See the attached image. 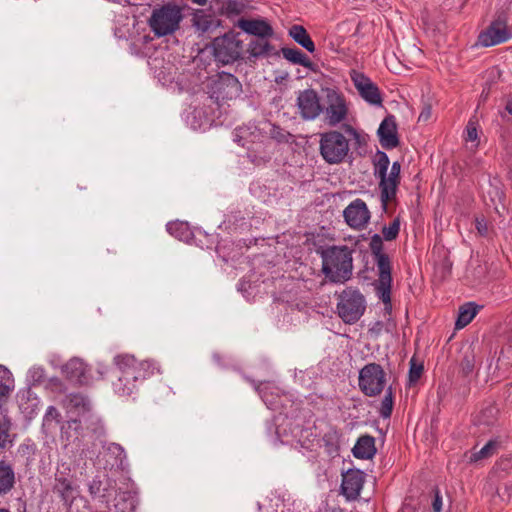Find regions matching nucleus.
I'll use <instances>...</instances> for the list:
<instances>
[{"mask_svg":"<svg viewBox=\"0 0 512 512\" xmlns=\"http://www.w3.org/2000/svg\"><path fill=\"white\" fill-rule=\"evenodd\" d=\"M358 385L364 395L375 397L384 390L386 374L382 366L377 363H368L360 371Z\"/></svg>","mask_w":512,"mask_h":512,"instance_id":"nucleus-8","label":"nucleus"},{"mask_svg":"<svg viewBox=\"0 0 512 512\" xmlns=\"http://www.w3.org/2000/svg\"><path fill=\"white\" fill-rule=\"evenodd\" d=\"M481 308L482 306L477 305L475 302H467L460 306L455 327L457 329H462L467 326L477 315Z\"/></svg>","mask_w":512,"mask_h":512,"instance_id":"nucleus-25","label":"nucleus"},{"mask_svg":"<svg viewBox=\"0 0 512 512\" xmlns=\"http://www.w3.org/2000/svg\"><path fill=\"white\" fill-rule=\"evenodd\" d=\"M339 434L335 429H330L323 435L325 449L329 455L337 454L339 451Z\"/></svg>","mask_w":512,"mask_h":512,"instance_id":"nucleus-31","label":"nucleus"},{"mask_svg":"<svg viewBox=\"0 0 512 512\" xmlns=\"http://www.w3.org/2000/svg\"><path fill=\"white\" fill-rule=\"evenodd\" d=\"M512 494V484L505 483L504 486L497 490V495L502 501H509Z\"/></svg>","mask_w":512,"mask_h":512,"instance_id":"nucleus-47","label":"nucleus"},{"mask_svg":"<svg viewBox=\"0 0 512 512\" xmlns=\"http://www.w3.org/2000/svg\"><path fill=\"white\" fill-rule=\"evenodd\" d=\"M390 165L388 155L383 151H377L373 158L374 175L379 178V182L384 183L385 173H387Z\"/></svg>","mask_w":512,"mask_h":512,"instance_id":"nucleus-29","label":"nucleus"},{"mask_svg":"<svg viewBox=\"0 0 512 512\" xmlns=\"http://www.w3.org/2000/svg\"><path fill=\"white\" fill-rule=\"evenodd\" d=\"M83 419H72L66 422L65 425L61 427L62 435H66L67 438L72 437V432L76 437L84 435V428L82 425Z\"/></svg>","mask_w":512,"mask_h":512,"instance_id":"nucleus-33","label":"nucleus"},{"mask_svg":"<svg viewBox=\"0 0 512 512\" xmlns=\"http://www.w3.org/2000/svg\"><path fill=\"white\" fill-rule=\"evenodd\" d=\"M343 128L345 130V132L352 136L354 139H358L359 138V133L358 131L350 124H344L343 125Z\"/></svg>","mask_w":512,"mask_h":512,"instance_id":"nucleus-51","label":"nucleus"},{"mask_svg":"<svg viewBox=\"0 0 512 512\" xmlns=\"http://www.w3.org/2000/svg\"><path fill=\"white\" fill-rule=\"evenodd\" d=\"M29 376L33 382L41 383L45 380V370L41 367H33L29 370Z\"/></svg>","mask_w":512,"mask_h":512,"instance_id":"nucleus-44","label":"nucleus"},{"mask_svg":"<svg viewBox=\"0 0 512 512\" xmlns=\"http://www.w3.org/2000/svg\"><path fill=\"white\" fill-rule=\"evenodd\" d=\"M106 452L111 458H113V462L111 463L112 467H123L124 461L126 460V453L120 444L110 443L106 448Z\"/></svg>","mask_w":512,"mask_h":512,"instance_id":"nucleus-30","label":"nucleus"},{"mask_svg":"<svg viewBox=\"0 0 512 512\" xmlns=\"http://www.w3.org/2000/svg\"><path fill=\"white\" fill-rule=\"evenodd\" d=\"M114 364L118 370L114 390L120 396H130L142 383L138 360L130 354H119L114 357Z\"/></svg>","mask_w":512,"mask_h":512,"instance_id":"nucleus-3","label":"nucleus"},{"mask_svg":"<svg viewBox=\"0 0 512 512\" xmlns=\"http://www.w3.org/2000/svg\"><path fill=\"white\" fill-rule=\"evenodd\" d=\"M499 447L497 440L488 441L477 453L474 454V460H481L494 455Z\"/></svg>","mask_w":512,"mask_h":512,"instance_id":"nucleus-38","label":"nucleus"},{"mask_svg":"<svg viewBox=\"0 0 512 512\" xmlns=\"http://www.w3.org/2000/svg\"><path fill=\"white\" fill-rule=\"evenodd\" d=\"M433 500H432V511L433 512H441L443 506L442 496L440 494V490L435 487L433 489Z\"/></svg>","mask_w":512,"mask_h":512,"instance_id":"nucleus-43","label":"nucleus"},{"mask_svg":"<svg viewBox=\"0 0 512 512\" xmlns=\"http://www.w3.org/2000/svg\"><path fill=\"white\" fill-rule=\"evenodd\" d=\"M0 512H10V511L7 509H0Z\"/></svg>","mask_w":512,"mask_h":512,"instance_id":"nucleus-57","label":"nucleus"},{"mask_svg":"<svg viewBox=\"0 0 512 512\" xmlns=\"http://www.w3.org/2000/svg\"><path fill=\"white\" fill-rule=\"evenodd\" d=\"M52 492L59 498L63 506L70 509L80 495L70 464L62 463L56 469L53 477Z\"/></svg>","mask_w":512,"mask_h":512,"instance_id":"nucleus-5","label":"nucleus"},{"mask_svg":"<svg viewBox=\"0 0 512 512\" xmlns=\"http://www.w3.org/2000/svg\"><path fill=\"white\" fill-rule=\"evenodd\" d=\"M67 402H68V407H70V408H75V409L81 408L84 411L88 410V408H89L88 399L84 395L79 394V393L69 394L67 396Z\"/></svg>","mask_w":512,"mask_h":512,"instance_id":"nucleus-39","label":"nucleus"},{"mask_svg":"<svg viewBox=\"0 0 512 512\" xmlns=\"http://www.w3.org/2000/svg\"><path fill=\"white\" fill-rule=\"evenodd\" d=\"M461 359L459 362L460 374L468 379L472 378L476 366V352L472 345L463 346L460 350Z\"/></svg>","mask_w":512,"mask_h":512,"instance_id":"nucleus-22","label":"nucleus"},{"mask_svg":"<svg viewBox=\"0 0 512 512\" xmlns=\"http://www.w3.org/2000/svg\"><path fill=\"white\" fill-rule=\"evenodd\" d=\"M432 114V108L430 105L425 104L420 112V115L418 117V121H427L430 119Z\"/></svg>","mask_w":512,"mask_h":512,"instance_id":"nucleus-49","label":"nucleus"},{"mask_svg":"<svg viewBox=\"0 0 512 512\" xmlns=\"http://www.w3.org/2000/svg\"><path fill=\"white\" fill-rule=\"evenodd\" d=\"M364 485V473L359 469H349L343 474L341 492L348 500H354Z\"/></svg>","mask_w":512,"mask_h":512,"instance_id":"nucleus-18","label":"nucleus"},{"mask_svg":"<svg viewBox=\"0 0 512 512\" xmlns=\"http://www.w3.org/2000/svg\"><path fill=\"white\" fill-rule=\"evenodd\" d=\"M288 35L308 52L315 51V44L304 26L294 24L288 30Z\"/></svg>","mask_w":512,"mask_h":512,"instance_id":"nucleus-23","label":"nucleus"},{"mask_svg":"<svg viewBox=\"0 0 512 512\" xmlns=\"http://www.w3.org/2000/svg\"><path fill=\"white\" fill-rule=\"evenodd\" d=\"M512 34L507 26V18L504 14L499 15L491 24L478 36L477 43L483 47H491L508 41Z\"/></svg>","mask_w":512,"mask_h":512,"instance_id":"nucleus-13","label":"nucleus"},{"mask_svg":"<svg viewBox=\"0 0 512 512\" xmlns=\"http://www.w3.org/2000/svg\"><path fill=\"white\" fill-rule=\"evenodd\" d=\"M15 484V472L12 466L4 460L0 461V495L10 492Z\"/></svg>","mask_w":512,"mask_h":512,"instance_id":"nucleus-26","label":"nucleus"},{"mask_svg":"<svg viewBox=\"0 0 512 512\" xmlns=\"http://www.w3.org/2000/svg\"><path fill=\"white\" fill-rule=\"evenodd\" d=\"M327 512H345V511L340 507H335V508L330 509Z\"/></svg>","mask_w":512,"mask_h":512,"instance_id":"nucleus-55","label":"nucleus"},{"mask_svg":"<svg viewBox=\"0 0 512 512\" xmlns=\"http://www.w3.org/2000/svg\"><path fill=\"white\" fill-rule=\"evenodd\" d=\"M237 27L246 34L255 36L256 38H271L274 35L273 27L267 20L263 18H240L237 21Z\"/></svg>","mask_w":512,"mask_h":512,"instance_id":"nucleus-19","label":"nucleus"},{"mask_svg":"<svg viewBox=\"0 0 512 512\" xmlns=\"http://www.w3.org/2000/svg\"><path fill=\"white\" fill-rule=\"evenodd\" d=\"M376 452L375 438L367 434L360 436L352 449L353 456L362 460L372 459Z\"/></svg>","mask_w":512,"mask_h":512,"instance_id":"nucleus-21","label":"nucleus"},{"mask_svg":"<svg viewBox=\"0 0 512 512\" xmlns=\"http://www.w3.org/2000/svg\"><path fill=\"white\" fill-rule=\"evenodd\" d=\"M369 248L374 262L378 269V280L375 283L377 296L384 304H391V286H392V266L391 260L383 251L384 245L379 234L372 235Z\"/></svg>","mask_w":512,"mask_h":512,"instance_id":"nucleus-2","label":"nucleus"},{"mask_svg":"<svg viewBox=\"0 0 512 512\" xmlns=\"http://www.w3.org/2000/svg\"><path fill=\"white\" fill-rule=\"evenodd\" d=\"M296 106L300 117L305 121L315 120L323 111L318 93L311 88L299 91Z\"/></svg>","mask_w":512,"mask_h":512,"instance_id":"nucleus-14","label":"nucleus"},{"mask_svg":"<svg viewBox=\"0 0 512 512\" xmlns=\"http://www.w3.org/2000/svg\"><path fill=\"white\" fill-rule=\"evenodd\" d=\"M10 425L8 422H0V448L5 446L7 437L9 436Z\"/></svg>","mask_w":512,"mask_h":512,"instance_id":"nucleus-46","label":"nucleus"},{"mask_svg":"<svg viewBox=\"0 0 512 512\" xmlns=\"http://www.w3.org/2000/svg\"><path fill=\"white\" fill-rule=\"evenodd\" d=\"M377 134L384 149L396 148L399 145V138L395 117L392 115L385 117L378 128Z\"/></svg>","mask_w":512,"mask_h":512,"instance_id":"nucleus-20","label":"nucleus"},{"mask_svg":"<svg viewBox=\"0 0 512 512\" xmlns=\"http://www.w3.org/2000/svg\"><path fill=\"white\" fill-rule=\"evenodd\" d=\"M500 115L503 120H509V116H512V100L506 102L504 111L500 112Z\"/></svg>","mask_w":512,"mask_h":512,"instance_id":"nucleus-50","label":"nucleus"},{"mask_svg":"<svg viewBox=\"0 0 512 512\" xmlns=\"http://www.w3.org/2000/svg\"><path fill=\"white\" fill-rule=\"evenodd\" d=\"M321 114L324 115V122L329 127H336L345 122L348 118L349 108L344 95L334 89H328L326 103Z\"/></svg>","mask_w":512,"mask_h":512,"instance_id":"nucleus-9","label":"nucleus"},{"mask_svg":"<svg viewBox=\"0 0 512 512\" xmlns=\"http://www.w3.org/2000/svg\"><path fill=\"white\" fill-rule=\"evenodd\" d=\"M478 139L477 125L473 121H469L465 129V140L474 142Z\"/></svg>","mask_w":512,"mask_h":512,"instance_id":"nucleus-41","label":"nucleus"},{"mask_svg":"<svg viewBox=\"0 0 512 512\" xmlns=\"http://www.w3.org/2000/svg\"><path fill=\"white\" fill-rule=\"evenodd\" d=\"M343 217L350 228L362 230L369 223L371 214L366 203L357 198L344 209Z\"/></svg>","mask_w":512,"mask_h":512,"instance_id":"nucleus-15","label":"nucleus"},{"mask_svg":"<svg viewBox=\"0 0 512 512\" xmlns=\"http://www.w3.org/2000/svg\"><path fill=\"white\" fill-rule=\"evenodd\" d=\"M252 383L255 387V390L262 396L263 395L262 383L256 384L254 381Z\"/></svg>","mask_w":512,"mask_h":512,"instance_id":"nucleus-54","label":"nucleus"},{"mask_svg":"<svg viewBox=\"0 0 512 512\" xmlns=\"http://www.w3.org/2000/svg\"><path fill=\"white\" fill-rule=\"evenodd\" d=\"M194 3L198 5H204L206 4L207 0H192Z\"/></svg>","mask_w":512,"mask_h":512,"instance_id":"nucleus-56","label":"nucleus"},{"mask_svg":"<svg viewBox=\"0 0 512 512\" xmlns=\"http://www.w3.org/2000/svg\"><path fill=\"white\" fill-rule=\"evenodd\" d=\"M138 363L142 375V382L154 376L156 373H160V366L155 361L143 360L138 361Z\"/></svg>","mask_w":512,"mask_h":512,"instance_id":"nucleus-36","label":"nucleus"},{"mask_svg":"<svg viewBox=\"0 0 512 512\" xmlns=\"http://www.w3.org/2000/svg\"><path fill=\"white\" fill-rule=\"evenodd\" d=\"M65 379L75 385H87L90 382V368L80 358H72L62 367Z\"/></svg>","mask_w":512,"mask_h":512,"instance_id":"nucleus-17","label":"nucleus"},{"mask_svg":"<svg viewBox=\"0 0 512 512\" xmlns=\"http://www.w3.org/2000/svg\"><path fill=\"white\" fill-rule=\"evenodd\" d=\"M393 393H392V387H388L386 390V393L381 401L379 414L382 418L387 419L390 418L393 410Z\"/></svg>","mask_w":512,"mask_h":512,"instance_id":"nucleus-35","label":"nucleus"},{"mask_svg":"<svg viewBox=\"0 0 512 512\" xmlns=\"http://www.w3.org/2000/svg\"><path fill=\"white\" fill-rule=\"evenodd\" d=\"M365 310L366 300L358 289L348 287L339 294L337 312L344 323H356Z\"/></svg>","mask_w":512,"mask_h":512,"instance_id":"nucleus-6","label":"nucleus"},{"mask_svg":"<svg viewBox=\"0 0 512 512\" xmlns=\"http://www.w3.org/2000/svg\"><path fill=\"white\" fill-rule=\"evenodd\" d=\"M213 55L218 62L230 64L241 57L242 41L234 35L225 34L213 40Z\"/></svg>","mask_w":512,"mask_h":512,"instance_id":"nucleus-11","label":"nucleus"},{"mask_svg":"<svg viewBox=\"0 0 512 512\" xmlns=\"http://www.w3.org/2000/svg\"><path fill=\"white\" fill-rule=\"evenodd\" d=\"M423 366L416 364L413 360L410 361L409 379L411 382H416L422 374Z\"/></svg>","mask_w":512,"mask_h":512,"instance_id":"nucleus-42","label":"nucleus"},{"mask_svg":"<svg viewBox=\"0 0 512 512\" xmlns=\"http://www.w3.org/2000/svg\"><path fill=\"white\" fill-rule=\"evenodd\" d=\"M181 20V9L176 5L167 4L153 10L149 26L157 37H163L175 32Z\"/></svg>","mask_w":512,"mask_h":512,"instance_id":"nucleus-7","label":"nucleus"},{"mask_svg":"<svg viewBox=\"0 0 512 512\" xmlns=\"http://www.w3.org/2000/svg\"><path fill=\"white\" fill-rule=\"evenodd\" d=\"M242 91L239 80L231 73L217 74L209 85V94L217 103L237 98Z\"/></svg>","mask_w":512,"mask_h":512,"instance_id":"nucleus-10","label":"nucleus"},{"mask_svg":"<svg viewBox=\"0 0 512 512\" xmlns=\"http://www.w3.org/2000/svg\"><path fill=\"white\" fill-rule=\"evenodd\" d=\"M350 78L360 97L369 105L382 107L383 98L378 86L364 73L351 70Z\"/></svg>","mask_w":512,"mask_h":512,"instance_id":"nucleus-12","label":"nucleus"},{"mask_svg":"<svg viewBox=\"0 0 512 512\" xmlns=\"http://www.w3.org/2000/svg\"><path fill=\"white\" fill-rule=\"evenodd\" d=\"M281 53L292 64L301 65L311 71H316L314 63L298 48L282 47Z\"/></svg>","mask_w":512,"mask_h":512,"instance_id":"nucleus-24","label":"nucleus"},{"mask_svg":"<svg viewBox=\"0 0 512 512\" xmlns=\"http://www.w3.org/2000/svg\"><path fill=\"white\" fill-rule=\"evenodd\" d=\"M168 233L180 241L188 242L192 238V231L187 222L171 221L166 225Z\"/></svg>","mask_w":512,"mask_h":512,"instance_id":"nucleus-28","label":"nucleus"},{"mask_svg":"<svg viewBox=\"0 0 512 512\" xmlns=\"http://www.w3.org/2000/svg\"><path fill=\"white\" fill-rule=\"evenodd\" d=\"M270 38H256L248 44L247 51L254 58L269 56L273 53L274 46L269 42Z\"/></svg>","mask_w":512,"mask_h":512,"instance_id":"nucleus-27","label":"nucleus"},{"mask_svg":"<svg viewBox=\"0 0 512 512\" xmlns=\"http://www.w3.org/2000/svg\"><path fill=\"white\" fill-rule=\"evenodd\" d=\"M88 492L92 498L106 499L108 488L104 486L100 476H95L88 484Z\"/></svg>","mask_w":512,"mask_h":512,"instance_id":"nucleus-32","label":"nucleus"},{"mask_svg":"<svg viewBox=\"0 0 512 512\" xmlns=\"http://www.w3.org/2000/svg\"><path fill=\"white\" fill-rule=\"evenodd\" d=\"M477 229H478V231L480 232V234H482V235H483V234H485V233H486V231H487V227H486V225H485V224H482V223H481V222H479V221L477 222Z\"/></svg>","mask_w":512,"mask_h":512,"instance_id":"nucleus-53","label":"nucleus"},{"mask_svg":"<svg viewBox=\"0 0 512 512\" xmlns=\"http://www.w3.org/2000/svg\"><path fill=\"white\" fill-rule=\"evenodd\" d=\"M350 151L349 140L337 130L319 134V154L325 163L338 165L345 161Z\"/></svg>","mask_w":512,"mask_h":512,"instance_id":"nucleus-4","label":"nucleus"},{"mask_svg":"<svg viewBox=\"0 0 512 512\" xmlns=\"http://www.w3.org/2000/svg\"><path fill=\"white\" fill-rule=\"evenodd\" d=\"M318 253L322 259L321 271L332 283H345L350 280L353 272V250L346 245H331Z\"/></svg>","mask_w":512,"mask_h":512,"instance_id":"nucleus-1","label":"nucleus"},{"mask_svg":"<svg viewBox=\"0 0 512 512\" xmlns=\"http://www.w3.org/2000/svg\"><path fill=\"white\" fill-rule=\"evenodd\" d=\"M401 164L399 161L392 163L390 172L385 173L384 183L379 182L380 200L384 211L387 210L388 202L396 196L398 186L400 184Z\"/></svg>","mask_w":512,"mask_h":512,"instance_id":"nucleus-16","label":"nucleus"},{"mask_svg":"<svg viewBox=\"0 0 512 512\" xmlns=\"http://www.w3.org/2000/svg\"><path fill=\"white\" fill-rule=\"evenodd\" d=\"M11 382L9 370L3 365H0V401L3 398H7L12 391L13 386Z\"/></svg>","mask_w":512,"mask_h":512,"instance_id":"nucleus-34","label":"nucleus"},{"mask_svg":"<svg viewBox=\"0 0 512 512\" xmlns=\"http://www.w3.org/2000/svg\"><path fill=\"white\" fill-rule=\"evenodd\" d=\"M226 10L229 14L238 15L243 10V5L237 0H229L226 4Z\"/></svg>","mask_w":512,"mask_h":512,"instance_id":"nucleus-45","label":"nucleus"},{"mask_svg":"<svg viewBox=\"0 0 512 512\" xmlns=\"http://www.w3.org/2000/svg\"><path fill=\"white\" fill-rule=\"evenodd\" d=\"M498 409L494 405H490L482 410L481 417L482 422L486 425H490L496 419Z\"/></svg>","mask_w":512,"mask_h":512,"instance_id":"nucleus-40","label":"nucleus"},{"mask_svg":"<svg viewBox=\"0 0 512 512\" xmlns=\"http://www.w3.org/2000/svg\"><path fill=\"white\" fill-rule=\"evenodd\" d=\"M59 417H60L59 411L54 406H49L45 413L44 419L46 421L56 420L57 422H59V419H58Z\"/></svg>","mask_w":512,"mask_h":512,"instance_id":"nucleus-48","label":"nucleus"},{"mask_svg":"<svg viewBox=\"0 0 512 512\" xmlns=\"http://www.w3.org/2000/svg\"><path fill=\"white\" fill-rule=\"evenodd\" d=\"M400 225H401L400 218L399 217L394 218V220L388 226H384L382 228L383 238L386 241L395 240L399 235Z\"/></svg>","mask_w":512,"mask_h":512,"instance_id":"nucleus-37","label":"nucleus"},{"mask_svg":"<svg viewBox=\"0 0 512 512\" xmlns=\"http://www.w3.org/2000/svg\"><path fill=\"white\" fill-rule=\"evenodd\" d=\"M499 465L503 470H507L512 467L511 457H502L499 461Z\"/></svg>","mask_w":512,"mask_h":512,"instance_id":"nucleus-52","label":"nucleus"}]
</instances>
